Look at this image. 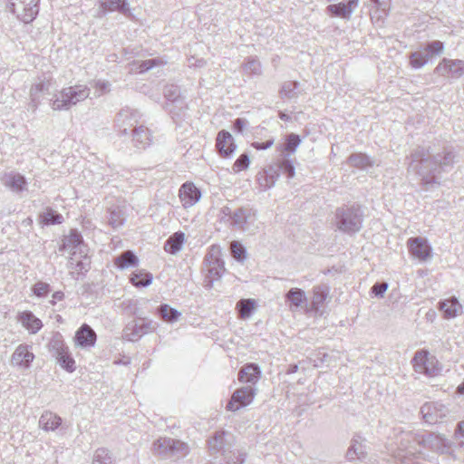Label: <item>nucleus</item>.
<instances>
[{
    "instance_id": "17",
    "label": "nucleus",
    "mask_w": 464,
    "mask_h": 464,
    "mask_svg": "<svg viewBox=\"0 0 464 464\" xmlns=\"http://www.w3.org/2000/svg\"><path fill=\"white\" fill-rule=\"evenodd\" d=\"M330 288L327 285H319L313 287V297L310 305L307 306L308 312H320V308L329 296Z\"/></svg>"
},
{
    "instance_id": "36",
    "label": "nucleus",
    "mask_w": 464,
    "mask_h": 464,
    "mask_svg": "<svg viewBox=\"0 0 464 464\" xmlns=\"http://www.w3.org/2000/svg\"><path fill=\"white\" fill-rule=\"evenodd\" d=\"M184 242V233L176 232L169 237L164 245V249L171 254H175L181 249Z\"/></svg>"
},
{
    "instance_id": "55",
    "label": "nucleus",
    "mask_w": 464,
    "mask_h": 464,
    "mask_svg": "<svg viewBox=\"0 0 464 464\" xmlns=\"http://www.w3.org/2000/svg\"><path fill=\"white\" fill-rule=\"evenodd\" d=\"M32 291L37 297H44L51 291V285L48 283L38 281L33 285Z\"/></svg>"
},
{
    "instance_id": "57",
    "label": "nucleus",
    "mask_w": 464,
    "mask_h": 464,
    "mask_svg": "<svg viewBox=\"0 0 464 464\" xmlns=\"http://www.w3.org/2000/svg\"><path fill=\"white\" fill-rule=\"evenodd\" d=\"M443 50H444L443 43L440 41H438V40L429 43L424 49V51L430 54V58L432 55L440 54L443 52Z\"/></svg>"
},
{
    "instance_id": "24",
    "label": "nucleus",
    "mask_w": 464,
    "mask_h": 464,
    "mask_svg": "<svg viewBox=\"0 0 464 464\" xmlns=\"http://www.w3.org/2000/svg\"><path fill=\"white\" fill-rule=\"evenodd\" d=\"M96 338V333L87 324H83L75 334V342L81 347L94 346Z\"/></svg>"
},
{
    "instance_id": "28",
    "label": "nucleus",
    "mask_w": 464,
    "mask_h": 464,
    "mask_svg": "<svg viewBox=\"0 0 464 464\" xmlns=\"http://www.w3.org/2000/svg\"><path fill=\"white\" fill-rule=\"evenodd\" d=\"M165 109L171 115V118L175 121H178L185 116L188 105L185 98L181 97L178 98V100H174L173 102H166Z\"/></svg>"
},
{
    "instance_id": "53",
    "label": "nucleus",
    "mask_w": 464,
    "mask_h": 464,
    "mask_svg": "<svg viewBox=\"0 0 464 464\" xmlns=\"http://www.w3.org/2000/svg\"><path fill=\"white\" fill-rule=\"evenodd\" d=\"M160 64H162L161 60L155 58V59H150V60L138 62L137 63L134 64V66H136L135 70L138 72L142 73V72H145L149 71L150 69L153 68L154 66H158Z\"/></svg>"
},
{
    "instance_id": "27",
    "label": "nucleus",
    "mask_w": 464,
    "mask_h": 464,
    "mask_svg": "<svg viewBox=\"0 0 464 464\" xmlns=\"http://www.w3.org/2000/svg\"><path fill=\"white\" fill-rule=\"evenodd\" d=\"M132 142L133 145L140 149L143 150L147 146L150 144L151 141V134L148 128L143 125H140L135 127L132 131Z\"/></svg>"
},
{
    "instance_id": "58",
    "label": "nucleus",
    "mask_w": 464,
    "mask_h": 464,
    "mask_svg": "<svg viewBox=\"0 0 464 464\" xmlns=\"http://www.w3.org/2000/svg\"><path fill=\"white\" fill-rule=\"evenodd\" d=\"M91 85L96 89V96L103 95L111 91V83L108 81H94Z\"/></svg>"
},
{
    "instance_id": "22",
    "label": "nucleus",
    "mask_w": 464,
    "mask_h": 464,
    "mask_svg": "<svg viewBox=\"0 0 464 464\" xmlns=\"http://www.w3.org/2000/svg\"><path fill=\"white\" fill-rule=\"evenodd\" d=\"M359 0H348L347 3L341 2L327 6V10L334 16L349 20L353 10L357 7Z\"/></svg>"
},
{
    "instance_id": "2",
    "label": "nucleus",
    "mask_w": 464,
    "mask_h": 464,
    "mask_svg": "<svg viewBox=\"0 0 464 464\" xmlns=\"http://www.w3.org/2000/svg\"><path fill=\"white\" fill-rule=\"evenodd\" d=\"M363 214L359 206H343L335 210V224L343 233L353 235L360 231Z\"/></svg>"
},
{
    "instance_id": "63",
    "label": "nucleus",
    "mask_w": 464,
    "mask_h": 464,
    "mask_svg": "<svg viewBox=\"0 0 464 464\" xmlns=\"http://www.w3.org/2000/svg\"><path fill=\"white\" fill-rule=\"evenodd\" d=\"M274 144V139H269L265 142L255 141L252 143V147L258 150L269 149Z\"/></svg>"
},
{
    "instance_id": "20",
    "label": "nucleus",
    "mask_w": 464,
    "mask_h": 464,
    "mask_svg": "<svg viewBox=\"0 0 464 464\" xmlns=\"http://www.w3.org/2000/svg\"><path fill=\"white\" fill-rule=\"evenodd\" d=\"M34 355L29 351V346L26 344H20L14 352L11 362L13 365L20 368H29L33 362Z\"/></svg>"
},
{
    "instance_id": "34",
    "label": "nucleus",
    "mask_w": 464,
    "mask_h": 464,
    "mask_svg": "<svg viewBox=\"0 0 464 464\" xmlns=\"http://www.w3.org/2000/svg\"><path fill=\"white\" fill-rule=\"evenodd\" d=\"M225 435L223 430L216 431L214 436L208 440V450L212 455L219 452L225 453Z\"/></svg>"
},
{
    "instance_id": "7",
    "label": "nucleus",
    "mask_w": 464,
    "mask_h": 464,
    "mask_svg": "<svg viewBox=\"0 0 464 464\" xmlns=\"http://www.w3.org/2000/svg\"><path fill=\"white\" fill-rule=\"evenodd\" d=\"M204 264L208 272L207 278L209 281V285L216 280H218L225 272V264L221 259V249L218 246H211L207 253Z\"/></svg>"
},
{
    "instance_id": "25",
    "label": "nucleus",
    "mask_w": 464,
    "mask_h": 464,
    "mask_svg": "<svg viewBox=\"0 0 464 464\" xmlns=\"http://www.w3.org/2000/svg\"><path fill=\"white\" fill-rule=\"evenodd\" d=\"M285 302L289 304L290 310L295 311L304 306H305V308L307 309V299L305 296V293L301 288H291L285 294Z\"/></svg>"
},
{
    "instance_id": "42",
    "label": "nucleus",
    "mask_w": 464,
    "mask_h": 464,
    "mask_svg": "<svg viewBox=\"0 0 464 464\" xmlns=\"http://www.w3.org/2000/svg\"><path fill=\"white\" fill-rule=\"evenodd\" d=\"M299 86V82L295 81H288L283 83L280 90L281 98L286 99H294L296 98L299 94L297 92V88Z\"/></svg>"
},
{
    "instance_id": "41",
    "label": "nucleus",
    "mask_w": 464,
    "mask_h": 464,
    "mask_svg": "<svg viewBox=\"0 0 464 464\" xmlns=\"http://www.w3.org/2000/svg\"><path fill=\"white\" fill-rule=\"evenodd\" d=\"M301 142L300 137L297 134L291 133L286 136L285 142L282 146V152L285 154V157H288L291 154L295 153L297 147Z\"/></svg>"
},
{
    "instance_id": "30",
    "label": "nucleus",
    "mask_w": 464,
    "mask_h": 464,
    "mask_svg": "<svg viewBox=\"0 0 464 464\" xmlns=\"http://www.w3.org/2000/svg\"><path fill=\"white\" fill-rule=\"evenodd\" d=\"M18 321L31 334H36L42 327V321L37 318L31 311H24L18 314Z\"/></svg>"
},
{
    "instance_id": "14",
    "label": "nucleus",
    "mask_w": 464,
    "mask_h": 464,
    "mask_svg": "<svg viewBox=\"0 0 464 464\" xmlns=\"http://www.w3.org/2000/svg\"><path fill=\"white\" fill-rule=\"evenodd\" d=\"M152 330H154V326L151 321L142 322L140 324L132 321L125 326L123 338L130 342H135Z\"/></svg>"
},
{
    "instance_id": "9",
    "label": "nucleus",
    "mask_w": 464,
    "mask_h": 464,
    "mask_svg": "<svg viewBox=\"0 0 464 464\" xmlns=\"http://www.w3.org/2000/svg\"><path fill=\"white\" fill-rule=\"evenodd\" d=\"M256 223V213L251 208H238L233 211V214H231L230 225L236 229L253 233L257 229Z\"/></svg>"
},
{
    "instance_id": "1",
    "label": "nucleus",
    "mask_w": 464,
    "mask_h": 464,
    "mask_svg": "<svg viewBox=\"0 0 464 464\" xmlns=\"http://www.w3.org/2000/svg\"><path fill=\"white\" fill-rule=\"evenodd\" d=\"M455 158L451 149L439 143L419 146L411 153L408 170L425 187L440 184V174L453 166Z\"/></svg>"
},
{
    "instance_id": "11",
    "label": "nucleus",
    "mask_w": 464,
    "mask_h": 464,
    "mask_svg": "<svg viewBox=\"0 0 464 464\" xmlns=\"http://www.w3.org/2000/svg\"><path fill=\"white\" fill-rule=\"evenodd\" d=\"M416 444L435 452L443 453L448 447V440L441 435L424 432L417 436Z\"/></svg>"
},
{
    "instance_id": "39",
    "label": "nucleus",
    "mask_w": 464,
    "mask_h": 464,
    "mask_svg": "<svg viewBox=\"0 0 464 464\" xmlns=\"http://www.w3.org/2000/svg\"><path fill=\"white\" fill-rule=\"evenodd\" d=\"M48 348L50 353L54 357L61 355L68 349L60 334H56L52 337L48 343Z\"/></svg>"
},
{
    "instance_id": "61",
    "label": "nucleus",
    "mask_w": 464,
    "mask_h": 464,
    "mask_svg": "<svg viewBox=\"0 0 464 464\" xmlns=\"http://www.w3.org/2000/svg\"><path fill=\"white\" fill-rule=\"evenodd\" d=\"M388 288L386 282L375 283L372 287V293L377 297H382Z\"/></svg>"
},
{
    "instance_id": "56",
    "label": "nucleus",
    "mask_w": 464,
    "mask_h": 464,
    "mask_svg": "<svg viewBox=\"0 0 464 464\" xmlns=\"http://www.w3.org/2000/svg\"><path fill=\"white\" fill-rule=\"evenodd\" d=\"M278 169H279V171H282L289 179H291L295 176V167H294L293 163L291 162V160H289L288 159H283L282 160H280L278 162Z\"/></svg>"
},
{
    "instance_id": "47",
    "label": "nucleus",
    "mask_w": 464,
    "mask_h": 464,
    "mask_svg": "<svg viewBox=\"0 0 464 464\" xmlns=\"http://www.w3.org/2000/svg\"><path fill=\"white\" fill-rule=\"evenodd\" d=\"M230 251L232 256L239 263H243L247 256L246 247L239 241L230 243Z\"/></svg>"
},
{
    "instance_id": "16",
    "label": "nucleus",
    "mask_w": 464,
    "mask_h": 464,
    "mask_svg": "<svg viewBox=\"0 0 464 464\" xmlns=\"http://www.w3.org/2000/svg\"><path fill=\"white\" fill-rule=\"evenodd\" d=\"M179 197L182 206L188 208L199 201L201 191L192 182H186L180 187Z\"/></svg>"
},
{
    "instance_id": "31",
    "label": "nucleus",
    "mask_w": 464,
    "mask_h": 464,
    "mask_svg": "<svg viewBox=\"0 0 464 464\" xmlns=\"http://www.w3.org/2000/svg\"><path fill=\"white\" fill-rule=\"evenodd\" d=\"M260 377V369L255 363H247L238 372V380L241 382L255 384Z\"/></svg>"
},
{
    "instance_id": "21",
    "label": "nucleus",
    "mask_w": 464,
    "mask_h": 464,
    "mask_svg": "<svg viewBox=\"0 0 464 464\" xmlns=\"http://www.w3.org/2000/svg\"><path fill=\"white\" fill-rule=\"evenodd\" d=\"M413 362L417 372H423L427 375H433L436 373L435 369L431 367L433 364V358L429 356V353L427 351H418L413 357Z\"/></svg>"
},
{
    "instance_id": "45",
    "label": "nucleus",
    "mask_w": 464,
    "mask_h": 464,
    "mask_svg": "<svg viewBox=\"0 0 464 464\" xmlns=\"http://www.w3.org/2000/svg\"><path fill=\"white\" fill-rule=\"evenodd\" d=\"M40 218H42V222L45 225H56L63 222V216L51 208H47L45 211L41 214Z\"/></svg>"
},
{
    "instance_id": "52",
    "label": "nucleus",
    "mask_w": 464,
    "mask_h": 464,
    "mask_svg": "<svg viewBox=\"0 0 464 464\" xmlns=\"http://www.w3.org/2000/svg\"><path fill=\"white\" fill-rule=\"evenodd\" d=\"M163 95L166 99V102H173L174 100H178V98H181L179 87L176 84H167L163 89Z\"/></svg>"
},
{
    "instance_id": "60",
    "label": "nucleus",
    "mask_w": 464,
    "mask_h": 464,
    "mask_svg": "<svg viewBox=\"0 0 464 464\" xmlns=\"http://www.w3.org/2000/svg\"><path fill=\"white\" fill-rule=\"evenodd\" d=\"M257 180L264 190L270 188L276 183V181L272 179H270L269 176H266V172L263 170L257 174Z\"/></svg>"
},
{
    "instance_id": "48",
    "label": "nucleus",
    "mask_w": 464,
    "mask_h": 464,
    "mask_svg": "<svg viewBox=\"0 0 464 464\" xmlns=\"http://www.w3.org/2000/svg\"><path fill=\"white\" fill-rule=\"evenodd\" d=\"M92 464H113V458L109 450L98 449L93 456Z\"/></svg>"
},
{
    "instance_id": "49",
    "label": "nucleus",
    "mask_w": 464,
    "mask_h": 464,
    "mask_svg": "<svg viewBox=\"0 0 464 464\" xmlns=\"http://www.w3.org/2000/svg\"><path fill=\"white\" fill-rule=\"evenodd\" d=\"M243 70L247 74L260 75L262 67L260 62L255 57H248L243 64Z\"/></svg>"
},
{
    "instance_id": "38",
    "label": "nucleus",
    "mask_w": 464,
    "mask_h": 464,
    "mask_svg": "<svg viewBox=\"0 0 464 464\" xmlns=\"http://www.w3.org/2000/svg\"><path fill=\"white\" fill-rule=\"evenodd\" d=\"M153 276L150 273L138 270L131 274L130 282L137 287H146L152 283Z\"/></svg>"
},
{
    "instance_id": "26",
    "label": "nucleus",
    "mask_w": 464,
    "mask_h": 464,
    "mask_svg": "<svg viewBox=\"0 0 464 464\" xmlns=\"http://www.w3.org/2000/svg\"><path fill=\"white\" fill-rule=\"evenodd\" d=\"M119 11L125 14L129 11L127 0H101L97 16L102 18L107 12Z\"/></svg>"
},
{
    "instance_id": "40",
    "label": "nucleus",
    "mask_w": 464,
    "mask_h": 464,
    "mask_svg": "<svg viewBox=\"0 0 464 464\" xmlns=\"http://www.w3.org/2000/svg\"><path fill=\"white\" fill-rule=\"evenodd\" d=\"M109 214H110L109 224L113 228H118L124 224L126 216H125V212L123 211V209L121 208L115 207V208H110Z\"/></svg>"
},
{
    "instance_id": "12",
    "label": "nucleus",
    "mask_w": 464,
    "mask_h": 464,
    "mask_svg": "<svg viewBox=\"0 0 464 464\" xmlns=\"http://www.w3.org/2000/svg\"><path fill=\"white\" fill-rule=\"evenodd\" d=\"M435 72L441 76L459 78L464 74V61L443 58L435 68Z\"/></svg>"
},
{
    "instance_id": "6",
    "label": "nucleus",
    "mask_w": 464,
    "mask_h": 464,
    "mask_svg": "<svg viewBox=\"0 0 464 464\" xmlns=\"http://www.w3.org/2000/svg\"><path fill=\"white\" fill-rule=\"evenodd\" d=\"M141 114L139 111L129 107L121 109L115 116L114 129L120 136H129L130 131L137 127Z\"/></svg>"
},
{
    "instance_id": "23",
    "label": "nucleus",
    "mask_w": 464,
    "mask_h": 464,
    "mask_svg": "<svg viewBox=\"0 0 464 464\" xmlns=\"http://www.w3.org/2000/svg\"><path fill=\"white\" fill-rule=\"evenodd\" d=\"M51 82L46 79H39L30 89V107L35 111L41 103V96L49 92Z\"/></svg>"
},
{
    "instance_id": "32",
    "label": "nucleus",
    "mask_w": 464,
    "mask_h": 464,
    "mask_svg": "<svg viewBox=\"0 0 464 464\" xmlns=\"http://www.w3.org/2000/svg\"><path fill=\"white\" fill-rule=\"evenodd\" d=\"M62 424V418L57 414L46 411L39 419V426L45 431H53Z\"/></svg>"
},
{
    "instance_id": "19",
    "label": "nucleus",
    "mask_w": 464,
    "mask_h": 464,
    "mask_svg": "<svg viewBox=\"0 0 464 464\" xmlns=\"http://www.w3.org/2000/svg\"><path fill=\"white\" fill-rule=\"evenodd\" d=\"M216 148L221 157L231 156L236 149L232 135L225 130H220L217 137Z\"/></svg>"
},
{
    "instance_id": "44",
    "label": "nucleus",
    "mask_w": 464,
    "mask_h": 464,
    "mask_svg": "<svg viewBox=\"0 0 464 464\" xmlns=\"http://www.w3.org/2000/svg\"><path fill=\"white\" fill-rule=\"evenodd\" d=\"M430 54L423 51H416L410 55V64L414 69H420L423 67L429 61Z\"/></svg>"
},
{
    "instance_id": "59",
    "label": "nucleus",
    "mask_w": 464,
    "mask_h": 464,
    "mask_svg": "<svg viewBox=\"0 0 464 464\" xmlns=\"http://www.w3.org/2000/svg\"><path fill=\"white\" fill-rule=\"evenodd\" d=\"M250 163L249 156L246 153H243L239 156V158L235 161L233 165L234 171H240L246 169Z\"/></svg>"
},
{
    "instance_id": "3",
    "label": "nucleus",
    "mask_w": 464,
    "mask_h": 464,
    "mask_svg": "<svg viewBox=\"0 0 464 464\" xmlns=\"http://www.w3.org/2000/svg\"><path fill=\"white\" fill-rule=\"evenodd\" d=\"M90 95V89L84 85H74L63 88L51 102L54 111H67Z\"/></svg>"
},
{
    "instance_id": "64",
    "label": "nucleus",
    "mask_w": 464,
    "mask_h": 464,
    "mask_svg": "<svg viewBox=\"0 0 464 464\" xmlns=\"http://www.w3.org/2000/svg\"><path fill=\"white\" fill-rule=\"evenodd\" d=\"M246 125L247 121L245 119L237 118L234 121V130L242 133Z\"/></svg>"
},
{
    "instance_id": "62",
    "label": "nucleus",
    "mask_w": 464,
    "mask_h": 464,
    "mask_svg": "<svg viewBox=\"0 0 464 464\" xmlns=\"http://www.w3.org/2000/svg\"><path fill=\"white\" fill-rule=\"evenodd\" d=\"M263 171L266 172V176H269L270 179H272L275 181H276V179L279 177L278 164L276 166L270 165L267 168L264 169Z\"/></svg>"
},
{
    "instance_id": "46",
    "label": "nucleus",
    "mask_w": 464,
    "mask_h": 464,
    "mask_svg": "<svg viewBox=\"0 0 464 464\" xmlns=\"http://www.w3.org/2000/svg\"><path fill=\"white\" fill-rule=\"evenodd\" d=\"M255 300L253 299H241L237 304V309L240 318H247L251 315L255 308Z\"/></svg>"
},
{
    "instance_id": "13",
    "label": "nucleus",
    "mask_w": 464,
    "mask_h": 464,
    "mask_svg": "<svg viewBox=\"0 0 464 464\" xmlns=\"http://www.w3.org/2000/svg\"><path fill=\"white\" fill-rule=\"evenodd\" d=\"M420 412L427 423L433 424L440 421L448 413V409L438 402H427L420 408Z\"/></svg>"
},
{
    "instance_id": "4",
    "label": "nucleus",
    "mask_w": 464,
    "mask_h": 464,
    "mask_svg": "<svg viewBox=\"0 0 464 464\" xmlns=\"http://www.w3.org/2000/svg\"><path fill=\"white\" fill-rule=\"evenodd\" d=\"M154 454L161 459H179L188 455V446L179 440L171 438H160L153 443Z\"/></svg>"
},
{
    "instance_id": "54",
    "label": "nucleus",
    "mask_w": 464,
    "mask_h": 464,
    "mask_svg": "<svg viewBox=\"0 0 464 464\" xmlns=\"http://www.w3.org/2000/svg\"><path fill=\"white\" fill-rule=\"evenodd\" d=\"M82 244V237L76 229L71 230L70 235L64 240V246H68L72 248H78Z\"/></svg>"
},
{
    "instance_id": "37",
    "label": "nucleus",
    "mask_w": 464,
    "mask_h": 464,
    "mask_svg": "<svg viewBox=\"0 0 464 464\" xmlns=\"http://www.w3.org/2000/svg\"><path fill=\"white\" fill-rule=\"evenodd\" d=\"M348 163L355 168L364 169L373 166L374 162L363 153H353L348 158Z\"/></svg>"
},
{
    "instance_id": "35",
    "label": "nucleus",
    "mask_w": 464,
    "mask_h": 464,
    "mask_svg": "<svg viewBox=\"0 0 464 464\" xmlns=\"http://www.w3.org/2000/svg\"><path fill=\"white\" fill-rule=\"evenodd\" d=\"M138 264L137 256L130 250L122 252L115 258V265L118 268L124 269L130 266H134Z\"/></svg>"
},
{
    "instance_id": "10",
    "label": "nucleus",
    "mask_w": 464,
    "mask_h": 464,
    "mask_svg": "<svg viewBox=\"0 0 464 464\" xmlns=\"http://www.w3.org/2000/svg\"><path fill=\"white\" fill-rule=\"evenodd\" d=\"M255 389L252 385L241 387L234 392L231 400L227 405L228 411H237L250 404L255 397Z\"/></svg>"
},
{
    "instance_id": "15",
    "label": "nucleus",
    "mask_w": 464,
    "mask_h": 464,
    "mask_svg": "<svg viewBox=\"0 0 464 464\" xmlns=\"http://www.w3.org/2000/svg\"><path fill=\"white\" fill-rule=\"evenodd\" d=\"M408 247L410 253L420 261H426L431 256V246L424 237H411Z\"/></svg>"
},
{
    "instance_id": "51",
    "label": "nucleus",
    "mask_w": 464,
    "mask_h": 464,
    "mask_svg": "<svg viewBox=\"0 0 464 464\" xmlns=\"http://www.w3.org/2000/svg\"><path fill=\"white\" fill-rule=\"evenodd\" d=\"M76 253H72V256L70 259V265L74 266V269L77 271L78 274H83L87 272L90 269V260L85 256L83 259L77 260L76 259Z\"/></svg>"
},
{
    "instance_id": "5",
    "label": "nucleus",
    "mask_w": 464,
    "mask_h": 464,
    "mask_svg": "<svg viewBox=\"0 0 464 464\" xmlns=\"http://www.w3.org/2000/svg\"><path fill=\"white\" fill-rule=\"evenodd\" d=\"M419 434L411 432H401L400 441L393 457L400 461L401 464H412L413 459L420 454L412 443H416V438Z\"/></svg>"
},
{
    "instance_id": "18",
    "label": "nucleus",
    "mask_w": 464,
    "mask_h": 464,
    "mask_svg": "<svg viewBox=\"0 0 464 464\" xmlns=\"http://www.w3.org/2000/svg\"><path fill=\"white\" fill-rule=\"evenodd\" d=\"M366 440L360 435H355L347 450L346 458L349 460L363 459L367 456Z\"/></svg>"
},
{
    "instance_id": "29",
    "label": "nucleus",
    "mask_w": 464,
    "mask_h": 464,
    "mask_svg": "<svg viewBox=\"0 0 464 464\" xmlns=\"http://www.w3.org/2000/svg\"><path fill=\"white\" fill-rule=\"evenodd\" d=\"M4 184L13 192L20 193L26 189L27 182L20 173L11 172L5 176Z\"/></svg>"
},
{
    "instance_id": "33",
    "label": "nucleus",
    "mask_w": 464,
    "mask_h": 464,
    "mask_svg": "<svg viewBox=\"0 0 464 464\" xmlns=\"http://www.w3.org/2000/svg\"><path fill=\"white\" fill-rule=\"evenodd\" d=\"M440 308L444 314V317L450 319L457 316L461 305L456 298L446 299L440 303Z\"/></svg>"
},
{
    "instance_id": "50",
    "label": "nucleus",
    "mask_w": 464,
    "mask_h": 464,
    "mask_svg": "<svg viewBox=\"0 0 464 464\" xmlns=\"http://www.w3.org/2000/svg\"><path fill=\"white\" fill-rule=\"evenodd\" d=\"M60 365L69 372H72L75 370V362L69 353L68 349L63 352L61 355L55 357Z\"/></svg>"
},
{
    "instance_id": "43",
    "label": "nucleus",
    "mask_w": 464,
    "mask_h": 464,
    "mask_svg": "<svg viewBox=\"0 0 464 464\" xmlns=\"http://www.w3.org/2000/svg\"><path fill=\"white\" fill-rule=\"evenodd\" d=\"M158 313L168 323L176 322L180 316V313L178 310L166 304L159 306Z\"/></svg>"
},
{
    "instance_id": "8",
    "label": "nucleus",
    "mask_w": 464,
    "mask_h": 464,
    "mask_svg": "<svg viewBox=\"0 0 464 464\" xmlns=\"http://www.w3.org/2000/svg\"><path fill=\"white\" fill-rule=\"evenodd\" d=\"M40 0H8L10 11L25 24L33 22L39 13Z\"/></svg>"
}]
</instances>
